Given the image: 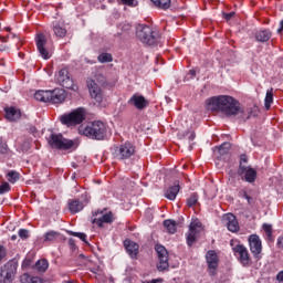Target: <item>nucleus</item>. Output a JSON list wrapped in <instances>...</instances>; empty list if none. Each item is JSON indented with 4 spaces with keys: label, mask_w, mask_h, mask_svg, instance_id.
Returning <instances> with one entry per match:
<instances>
[{
    "label": "nucleus",
    "mask_w": 283,
    "mask_h": 283,
    "mask_svg": "<svg viewBox=\"0 0 283 283\" xmlns=\"http://www.w3.org/2000/svg\"><path fill=\"white\" fill-rule=\"evenodd\" d=\"M207 105L211 107V111L221 112L228 117L239 116L243 122L250 119V115L245 117V111L242 108L240 102L234 99L231 95H218L217 97H210Z\"/></svg>",
    "instance_id": "obj_1"
},
{
    "label": "nucleus",
    "mask_w": 283,
    "mask_h": 283,
    "mask_svg": "<svg viewBox=\"0 0 283 283\" xmlns=\"http://www.w3.org/2000/svg\"><path fill=\"white\" fill-rule=\"evenodd\" d=\"M78 133L93 140H103L106 137L107 128L104 122H92L78 127Z\"/></svg>",
    "instance_id": "obj_2"
},
{
    "label": "nucleus",
    "mask_w": 283,
    "mask_h": 283,
    "mask_svg": "<svg viewBox=\"0 0 283 283\" xmlns=\"http://www.w3.org/2000/svg\"><path fill=\"white\" fill-rule=\"evenodd\" d=\"M136 38L145 45H157L160 40V33L148 24H139L136 29Z\"/></svg>",
    "instance_id": "obj_3"
},
{
    "label": "nucleus",
    "mask_w": 283,
    "mask_h": 283,
    "mask_svg": "<svg viewBox=\"0 0 283 283\" xmlns=\"http://www.w3.org/2000/svg\"><path fill=\"white\" fill-rule=\"evenodd\" d=\"M87 111L83 106L74 108L70 113H64L60 116V122L66 127H76L86 120Z\"/></svg>",
    "instance_id": "obj_4"
},
{
    "label": "nucleus",
    "mask_w": 283,
    "mask_h": 283,
    "mask_svg": "<svg viewBox=\"0 0 283 283\" xmlns=\"http://www.w3.org/2000/svg\"><path fill=\"white\" fill-rule=\"evenodd\" d=\"M113 155L119 161L128 160L136 155V146L132 142H124V144L114 146Z\"/></svg>",
    "instance_id": "obj_5"
},
{
    "label": "nucleus",
    "mask_w": 283,
    "mask_h": 283,
    "mask_svg": "<svg viewBox=\"0 0 283 283\" xmlns=\"http://www.w3.org/2000/svg\"><path fill=\"white\" fill-rule=\"evenodd\" d=\"M230 245L232 247V252L237 260L243 268H250L252 265V258L244 244L238 243L234 245V241L231 240Z\"/></svg>",
    "instance_id": "obj_6"
},
{
    "label": "nucleus",
    "mask_w": 283,
    "mask_h": 283,
    "mask_svg": "<svg viewBox=\"0 0 283 283\" xmlns=\"http://www.w3.org/2000/svg\"><path fill=\"white\" fill-rule=\"evenodd\" d=\"M48 144L53 149L69 150L74 147L75 142L73 139H65L62 134L55 135V133H51L48 137Z\"/></svg>",
    "instance_id": "obj_7"
},
{
    "label": "nucleus",
    "mask_w": 283,
    "mask_h": 283,
    "mask_svg": "<svg viewBox=\"0 0 283 283\" xmlns=\"http://www.w3.org/2000/svg\"><path fill=\"white\" fill-rule=\"evenodd\" d=\"M250 251L253 258L256 261H261L263 259V243L258 234H251L248 239Z\"/></svg>",
    "instance_id": "obj_8"
},
{
    "label": "nucleus",
    "mask_w": 283,
    "mask_h": 283,
    "mask_svg": "<svg viewBox=\"0 0 283 283\" xmlns=\"http://www.w3.org/2000/svg\"><path fill=\"white\" fill-rule=\"evenodd\" d=\"M155 251L157 253L158 256V264H157V270L159 272H165L169 270V253L168 250L161 245V244H156L155 245Z\"/></svg>",
    "instance_id": "obj_9"
},
{
    "label": "nucleus",
    "mask_w": 283,
    "mask_h": 283,
    "mask_svg": "<svg viewBox=\"0 0 283 283\" xmlns=\"http://www.w3.org/2000/svg\"><path fill=\"white\" fill-rule=\"evenodd\" d=\"M206 262L208 265V271L211 276L217 275L218 268L220 265V259L214 250H209L206 253Z\"/></svg>",
    "instance_id": "obj_10"
},
{
    "label": "nucleus",
    "mask_w": 283,
    "mask_h": 283,
    "mask_svg": "<svg viewBox=\"0 0 283 283\" xmlns=\"http://www.w3.org/2000/svg\"><path fill=\"white\" fill-rule=\"evenodd\" d=\"M56 81L59 85H61L64 88L75 91V84L73 78L70 75L69 69H61L57 73Z\"/></svg>",
    "instance_id": "obj_11"
},
{
    "label": "nucleus",
    "mask_w": 283,
    "mask_h": 283,
    "mask_svg": "<svg viewBox=\"0 0 283 283\" xmlns=\"http://www.w3.org/2000/svg\"><path fill=\"white\" fill-rule=\"evenodd\" d=\"M48 38L44 33H38L35 36V45L39 54L43 60H50V51L46 49Z\"/></svg>",
    "instance_id": "obj_12"
},
{
    "label": "nucleus",
    "mask_w": 283,
    "mask_h": 283,
    "mask_svg": "<svg viewBox=\"0 0 283 283\" xmlns=\"http://www.w3.org/2000/svg\"><path fill=\"white\" fill-rule=\"evenodd\" d=\"M238 176L241 178V180L248 182V184H254L258 179V171L250 167H241L237 170Z\"/></svg>",
    "instance_id": "obj_13"
},
{
    "label": "nucleus",
    "mask_w": 283,
    "mask_h": 283,
    "mask_svg": "<svg viewBox=\"0 0 283 283\" xmlns=\"http://www.w3.org/2000/svg\"><path fill=\"white\" fill-rule=\"evenodd\" d=\"M87 88L90 92L91 98H93L96 103L101 104L104 101V93L95 82V80H87Z\"/></svg>",
    "instance_id": "obj_14"
},
{
    "label": "nucleus",
    "mask_w": 283,
    "mask_h": 283,
    "mask_svg": "<svg viewBox=\"0 0 283 283\" xmlns=\"http://www.w3.org/2000/svg\"><path fill=\"white\" fill-rule=\"evenodd\" d=\"M17 271L18 266L12 262H8L1 269V276L3 277V283H12L15 279Z\"/></svg>",
    "instance_id": "obj_15"
},
{
    "label": "nucleus",
    "mask_w": 283,
    "mask_h": 283,
    "mask_svg": "<svg viewBox=\"0 0 283 283\" xmlns=\"http://www.w3.org/2000/svg\"><path fill=\"white\" fill-rule=\"evenodd\" d=\"M230 142H223V144L213 148L214 157L220 161H227L230 158Z\"/></svg>",
    "instance_id": "obj_16"
},
{
    "label": "nucleus",
    "mask_w": 283,
    "mask_h": 283,
    "mask_svg": "<svg viewBox=\"0 0 283 283\" xmlns=\"http://www.w3.org/2000/svg\"><path fill=\"white\" fill-rule=\"evenodd\" d=\"M128 104L134 106L138 111H144L147 107H149L150 102H149V99H146V97H144V95L134 93V95H132V97H129Z\"/></svg>",
    "instance_id": "obj_17"
},
{
    "label": "nucleus",
    "mask_w": 283,
    "mask_h": 283,
    "mask_svg": "<svg viewBox=\"0 0 283 283\" xmlns=\"http://www.w3.org/2000/svg\"><path fill=\"white\" fill-rule=\"evenodd\" d=\"M49 103L61 104L66 99V93L64 88H54L49 91Z\"/></svg>",
    "instance_id": "obj_18"
},
{
    "label": "nucleus",
    "mask_w": 283,
    "mask_h": 283,
    "mask_svg": "<svg viewBox=\"0 0 283 283\" xmlns=\"http://www.w3.org/2000/svg\"><path fill=\"white\" fill-rule=\"evenodd\" d=\"M52 31L57 39H63L67 34V29L63 20L52 21Z\"/></svg>",
    "instance_id": "obj_19"
},
{
    "label": "nucleus",
    "mask_w": 283,
    "mask_h": 283,
    "mask_svg": "<svg viewBox=\"0 0 283 283\" xmlns=\"http://www.w3.org/2000/svg\"><path fill=\"white\" fill-rule=\"evenodd\" d=\"M124 248H125L127 254L129 255V258H132L133 260L138 259L139 248H140L139 244H137L136 242H134L132 240H125Z\"/></svg>",
    "instance_id": "obj_20"
},
{
    "label": "nucleus",
    "mask_w": 283,
    "mask_h": 283,
    "mask_svg": "<svg viewBox=\"0 0 283 283\" xmlns=\"http://www.w3.org/2000/svg\"><path fill=\"white\" fill-rule=\"evenodd\" d=\"M254 36L258 42L265 43L272 39L273 32L271 29L264 28L255 31Z\"/></svg>",
    "instance_id": "obj_21"
},
{
    "label": "nucleus",
    "mask_w": 283,
    "mask_h": 283,
    "mask_svg": "<svg viewBox=\"0 0 283 283\" xmlns=\"http://www.w3.org/2000/svg\"><path fill=\"white\" fill-rule=\"evenodd\" d=\"M224 220L227 221V228L230 232L237 233L240 231V224L234 214H232V213L227 214L224 217Z\"/></svg>",
    "instance_id": "obj_22"
},
{
    "label": "nucleus",
    "mask_w": 283,
    "mask_h": 283,
    "mask_svg": "<svg viewBox=\"0 0 283 283\" xmlns=\"http://www.w3.org/2000/svg\"><path fill=\"white\" fill-rule=\"evenodd\" d=\"M6 118L9 122H17L21 118L22 113L19 108H15V106H9L4 108Z\"/></svg>",
    "instance_id": "obj_23"
},
{
    "label": "nucleus",
    "mask_w": 283,
    "mask_h": 283,
    "mask_svg": "<svg viewBox=\"0 0 283 283\" xmlns=\"http://www.w3.org/2000/svg\"><path fill=\"white\" fill-rule=\"evenodd\" d=\"M180 192V182L175 181L174 186L168 188L165 192V198L175 201L177 199L178 193Z\"/></svg>",
    "instance_id": "obj_24"
},
{
    "label": "nucleus",
    "mask_w": 283,
    "mask_h": 283,
    "mask_svg": "<svg viewBox=\"0 0 283 283\" xmlns=\"http://www.w3.org/2000/svg\"><path fill=\"white\" fill-rule=\"evenodd\" d=\"M115 221V217L113 212H108L102 216L99 219H94L92 223L97 224L98 228H103L104 223H113Z\"/></svg>",
    "instance_id": "obj_25"
},
{
    "label": "nucleus",
    "mask_w": 283,
    "mask_h": 283,
    "mask_svg": "<svg viewBox=\"0 0 283 283\" xmlns=\"http://www.w3.org/2000/svg\"><path fill=\"white\" fill-rule=\"evenodd\" d=\"M67 206L70 212L73 214L78 213L84 209V205L80 200H69Z\"/></svg>",
    "instance_id": "obj_26"
},
{
    "label": "nucleus",
    "mask_w": 283,
    "mask_h": 283,
    "mask_svg": "<svg viewBox=\"0 0 283 283\" xmlns=\"http://www.w3.org/2000/svg\"><path fill=\"white\" fill-rule=\"evenodd\" d=\"M150 2L160 10L167 11L171 8V0H150Z\"/></svg>",
    "instance_id": "obj_27"
},
{
    "label": "nucleus",
    "mask_w": 283,
    "mask_h": 283,
    "mask_svg": "<svg viewBox=\"0 0 283 283\" xmlns=\"http://www.w3.org/2000/svg\"><path fill=\"white\" fill-rule=\"evenodd\" d=\"M50 91H36L34 93V99L43 103H50Z\"/></svg>",
    "instance_id": "obj_28"
},
{
    "label": "nucleus",
    "mask_w": 283,
    "mask_h": 283,
    "mask_svg": "<svg viewBox=\"0 0 283 283\" xmlns=\"http://www.w3.org/2000/svg\"><path fill=\"white\" fill-rule=\"evenodd\" d=\"M20 283H43V281L39 276H32L28 273H24L20 276Z\"/></svg>",
    "instance_id": "obj_29"
},
{
    "label": "nucleus",
    "mask_w": 283,
    "mask_h": 283,
    "mask_svg": "<svg viewBox=\"0 0 283 283\" xmlns=\"http://www.w3.org/2000/svg\"><path fill=\"white\" fill-rule=\"evenodd\" d=\"M50 264L49 261L46 259L43 260H39L36 261V263L34 264V269L39 272V273H44L48 271Z\"/></svg>",
    "instance_id": "obj_30"
},
{
    "label": "nucleus",
    "mask_w": 283,
    "mask_h": 283,
    "mask_svg": "<svg viewBox=\"0 0 283 283\" xmlns=\"http://www.w3.org/2000/svg\"><path fill=\"white\" fill-rule=\"evenodd\" d=\"M164 227L167 229V232L169 234H175L177 232V222L174 220H165L164 221Z\"/></svg>",
    "instance_id": "obj_31"
},
{
    "label": "nucleus",
    "mask_w": 283,
    "mask_h": 283,
    "mask_svg": "<svg viewBox=\"0 0 283 283\" xmlns=\"http://www.w3.org/2000/svg\"><path fill=\"white\" fill-rule=\"evenodd\" d=\"M97 61L102 64L112 63L114 61V57H113L112 53H101L97 56Z\"/></svg>",
    "instance_id": "obj_32"
},
{
    "label": "nucleus",
    "mask_w": 283,
    "mask_h": 283,
    "mask_svg": "<svg viewBox=\"0 0 283 283\" xmlns=\"http://www.w3.org/2000/svg\"><path fill=\"white\" fill-rule=\"evenodd\" d=\"M60 233L55 231H49L44 234V242H54L59 239Z\"/></svg>",
    "instance_id": "obj_33"
},
{
    "label": "nucleus",
    "mask_w": 283,
    "mask_h": 283,
    "mask_svg": "<svg viewBox=\"0 0 283 283\" xmlns=\"http://www.w3.org/2000/svg\"><path fill=\"white\" fill-rule=\"evenodd\" d=\"M264 104H265V109L270 111L271 106L273 104V93H272V91H268V93L265 95Z\"/></svg>",
    "instance_id": "obj_34"
},
{
    "label": "nucleus",
    "mask_w": 283,
    "mask_h": 283,
    "mask_svg": "<svg viewBox=\"0 0 283 283\" xmlns=\"http://www.w3.org/2000/svg\"><path fill=\"white\" fill-rule=\"evenodd\" d=\"M199 202V197L197 193H192L188 199H187V206L189 208H193L198 205Z\"/></svg>",
    "instance_id": "obj_35"
},
{
    "label": "nucleus",
    "mask_w": 283,
    "mask_h": 283,
    "mask_svg": "<svg viewBox=\"0 0 283 283\" xmlns=\"http://www.w3.org/2000/svg\"><path fill=\"white\" fill-rule=\"evenodd\" d=\"M7 179L9 182L15 184L20 180V174L15 171H10L9 174H7Z\"/></svg>",
    "instance_id": "obj_36"
},
{
    "label": "nucleus",
    "mask_w": 283,
    "mask_h": 283,
    "mask_svg": "<svg viewBox=\"0 0 283 283\" xmlns=\"http://www.w3.org/2000/svg\"><path fill=\"white\" fill-rule=\"evenodd\" d=\"M9 150L8 143L3 140V137H0V155H8Z\"/></svg>",
    "instance_id": "obj_37"
},
{
    "label": "nucleus",
    "mask_w": 283,
    "mask_h": 283,
    "mask_svg": "<svg viewBox=\"0 0 283 283\" xmlns=\"http://www.w3.org/2000/svg\"><path fill=\"white\" fill-rule=\"evenodd\" d=\"M66 233H67L69 235L78 238V239L82 240L83 242L87 243V241H86L87 235H86L85 233L74 232V231H66Z\"/></svg>",
    "instance_id": "obj_38"
},
{
    "label": "nucleus",
    "mask_w": 283,
    "mask_h": 283,
    "mask_svg": "<svg viewBox=\"0 0 283 283\" xmlns=\"http://www.w3.org/2000/svg\"><path fill=\"white\" fill-rule=\"evenodd\" d=\"M196 241H197V233L189 231V233L187 235L188 247H192L196 243Z\"/></svg>",
    "instance_id": "obj_39"
},
{
    "label": "nucleus",
    "mask_w": 283,
    "mask_h": 283,
    "mask_svg": "<svg viewBox=\"0 0 283 283\" xmlns=\"http://www.w3.org/2000/svg\"><path fill=\"white\" fill-rule=\"evenodd\" d=\"M248 164H249L248 155H240V163H239L238 169H241L242 167H250V166H248Z\"/></svg>",
    "instance_id": "obj_40"
},
{
    "label": "nucleus",
    "mask_w": 283,
    "mask_h": 283,
    "mask_svg": "<svg viewBox=\"0 0 283 283\" xmlns=\"http://www.w3.org/2000/svg\"><path fill=\"white\" fill-rule=\"evenodd\" d=\"M95 81L97 83H99L101 85H106L107 84V78L105 77V75H103V73H96L95 74Z\"/></svg>",
    "instance_id": "obj_41"
},
{
    "label": "nucleus",
    "mask_w": 283,
    "mask_h": 283,
    "mask_svg": "<svg viewBox=\"0 0 283 283\" xmlns=\"http://www.w3.org/2000/svg\"><path fill=\"white\" fill-rule=\"evenodd\" d=\"M202 224L200 222H191L189 226V232H193L198 234V229H200Z\"/></svg>",
    "instance_id": "obj_42"
},
{
    "label": "nucleus",
    "mask_w": 283,
    "mask_h": 283,
    "mask_svg": "<svg viewBox=\"0 0 283 283\" xmlns=\"http://www.w3.org/2000/svg\"><path fill=\"white\" fill-rule=\"evenodd\" d=\"M239 198H243V199H247L248 203L251 205L252 203V197H250L248 195V191L247 190H240L239 191Z\"/></svg>",
    "instance_id": "obj_43"
},
{
    "label": "nucleus",
    "mask_w": 283,
    "mask_h": 283,
    "mask_svg": "<svg viewBox=\"0 0 283 283\" xmlns=\"http://www.w3.org/2000/svg\"><path fill=\"white\" fill-rule=\"evenodd\" d=\"M11 191V186L8 182H2L0 186V195H4Z\"/></svg>",
    "instance_id": "obj_44"
},
{
    "label": "nucleus",
    "mask_w": 283,
    "mask_h": 283,
    "mask_svg": "<svg viewBox=\"0 0 283 283\" xmlns=\"http://www.w3.org/2000/svg\"><path fill=\"white\" fill-rule=\"evenodd\" d=\"M263 230L266 233L269 239H271L273 237V228H272V226L263 224Z\"/></svg>",
    "instance_id": "obj_45"
},
{
    "label": "nucleus",
    "mask_w": 283,
    "mask_h": 283,
    "mask_svg": "<svg viewBox=\"0 0 283 283\" xmlns=\"http://www.w3.org/2000/svg\"><path fill=\"white\" fill-rule=\"evenodd\" d=\"M122 4L127 7H137L138 1L137 0H119Z\"/></svg>",
    "instance_id": "obj_46"
},
{
    "label": "nucleus",
    "mask_w": 283,
    "mask_h": 283,
    "mask_svg": "<svg viewBox=\"0 0 283 283\" xmlns=\"http://www.w3.org/2000/svg\"><path fill=\"white\" fill-rule=\"evenodd\" d=\"M18 234L22 240H27L30 237L29 230L27 229H20Z\"/></svg>",
    "instance_id": "obj_47"
},
{
    "label": "nucleus",
    "mask_w": 283,
    "mask_h": 283,
    "mask_svg": "<svg viewBox=\"0 0 283 283\" xmlns=\"http://www.w3.org/2000/svg\"><path fill=\"white\" fill-rule=\"evenodd\" d=\"M27 130H28L29 134H32V135H34V136L38 134V128H36V126H33L32 124H29V125L27 126Z\"/></svg>",
    "instance_id": "obj_48"
},
{
    "label": "nucleus",
    "mask_w": 283,
    "mask_h": 283,
    "mask_svg": "<svg viewBox=\"0 0 283 283\" xmlns=\"http://www.w3.org/2000/svg\"><path fill=\"white\" fill-rule=\"evenodd\" d=\"M29 149H30V142H23V144L20 148V151L27 153V151H29Z\"/></svg>",
    "instance_id": "obj_49"
},
{
    "label": "nucleus",
    "mask_w": 283,
    "mask_h": 283,
    "mask_svg": "<svg viewBox=\"0 0 283 283\" xmlns=\"http://www.w3.org/2000/svg\"><path fill=\"white\" fill-rule=\"evenodd\" d=\"M234 15H235V12H234V11H231V12H228V13H223V18H224L227 21H230Z\"/></svg>",
    "instance_id": "obj_50"
},
{
    "label": "nucleus",
    "mask_w": 283,
    "mask_h": 283,
    "mask_svg": "<svg viewBox=\"0 0 283 283\" xmlns=\"http://www.w3.org/2000/svg\"><path fill=\"white\" fill-rule=\"evenodd\" d=\"M7 256L6 248L0 245V261H2Z\"/></svg>",
    "instance_id": "obj_51"
},
{
    "label": "nucleus",
    "mask_w": 283,
    "mask_h": 283,
    "mask_svg": "<svg viewBox=\"0 0 283 283\" xmlns=\"http://www.w3.org/2000/svg\"><path fill=\"white\" fill-rule=\"evenodd\" d=\"M196 76H197V71H196V69H191V70L189 71V73H188V77H189L190 80H193V78H196Z\"/></svg>",
    "instance_id": "obj_52"
},
{
    "label": "nucleus",
    "mask_w": 283,
    "mask_h": 283,
    "mask_svg": "<svg viewBox=\"0 0 283 283\" xmlns=\"http://www.w3.org/2000/svg\"><path fill=\"white\" fill-rule=\"evenodd\" d=\"M276 245H277L279 249H282V250H283V237H280V238L277 239Z\"/></svg>",
    "instance_id": "obj_53"
},
{
    "label": "nucleus",
    "mask_w": 283,
    "mask_h": 283,
    "mask_svg": "<svg viewBox=\"0 0 283 283\" xmlns=\"http://www.w3.org/2000/svg\"><path fill=\"white\" fill-rule=\"evenodd\" d=\"M31 263H32L31 260H24V261L22 262V266H23V268H29V266L31 265Z\"/></svg>",
    "instance_id": "obj_54"
},
{
    "label": "nucleus",
    "mask_w": 283,
    "mask_h": 283,
    "mask_svg": "<svg viewBox=\"0 0 283 283\" xmlns=\"http://www.w3.org/2000/svg\"><path fill=\"white\" fill-rule=\"evenodd\" d=\"M276 281L283 282V271L279 272L276 275Z\"/></svg>",
    "instance_id": "obj_55"
},
{
    "label": "nucleus",
    "mask_w": 283,
    "mask_h": 283,
    "mask_svg": "<svg viewBox=\"0 0 283 283\" xmlns=\"http://www.w3.org/2000/svg\"><path fill=\"white\" fill-rule=\"evenodd\" d=\"M163 279L151 280L149 282H142V283H163Z\"/></svg>",
    "instance_id": "obj_56"
},
{
    "label": "nucleus",
    "mask_w": 283,
    "mask_h": 283,
    "mask_svg": "<svg viewBox=\"0 0 283 283\" xmlns=\"http://www.w3.org/2000/svg\"><path fill=\"white\" fill-rule=\"evenodd\" d=\"M8 38L17 39L18 43L21 42V38L17 34L8 35Z\"/></svg>",
    "instance_id": "obj_57"
},
{
    "label": "nucleus",
    "mask_w": 283,
    "mask_h": 283,
    "mask_svg": "<svg viewBox=\"0 0 283 283\" xmlns=\"http://www.w3.org/2000/svg\"><path fill=\"white\" fill-rule=\"evenodd\" d=\"M283 32V20L280 21V28L277 29V33H282Z\"/></svg>",
    "instance_id": "obj_58"
},
{
    "label": "nucleus",
    "mask_w": 283,
    "mask_h": 283,
    "mask_svg": "<svg viewBox=\"0 0 283 283\" xmlns=\"http://www.w3.org/2000/svg\"><path fill=\"white\" fill-rule=\"evenodd\" d=\"M195 138H196V133H190L189 140H195Z\"/></svg>",
    "instance_id": "obj_59"
},
{
    "label": "nucleus",
    "mask_w": 283,
    "mask_h": 283,
    "mask_svg": "<svg viewBox=\"0 0 283 283\" xmlns=\"http://www.w3.org/2000/svg\"><path fill=\"white\" fill-rule=\"evenodd\" d=\"M69 244H70L71 247H74V245H75V240H74V239H69Z\"/></svg>",
    "instance_id": "obj_60"
},
{
    "label": "nucleus",
    "mask_w": 283,
    "mask_h": 283,
    "mask_svg": "<svg viewBox=\"0 0 283 283\" xmlns=\"http://www.w3.org/2000/svg\"><path fill=\"white\" fill-rule=\"evenodd\" d=\"M25 53H19V57L24 59Z\"/></svg>",
    "instance_id": "obj_61"
},
{
    "label": "nucleus",
    "mask_w": 283,
    "mask_h": 283,
    "mask_svg": "<svg viewBox=\"0 0 283 283\" xmlns=\"http://www.w3.org/2000/svg\"><path fill=\"white\" fill-rule=\"evenodd\" d=\"M98 213H99V214H103L104 212H103V211H101V212H99V211H97V212H94V214H93V216H97Z\"/></svg>",
    "instance_id": "obj_62"
},
{
    "label": "nucleus",
    "mask_w": 283,
    "mask_h": 283,
    "mask_svg": "<svg viewBox=\"0 0 283 283\" xmlns=\"http://www.w3.org/2000/svg\"><path fill=\"white\" fill-rule=\"evenodd\" d=\"M63 283H76L75 281H64Z\"/></svg>",
    "instance_id": "obj_63"
},
{
    "label": "nucleus",
    "mask_w": 283,
    "mask_h": 283,
    "mask_svg": "<svg viewBox=\"0 0 283 283\" xmlns=\"http://www.w3.org/2000/svg\"><path fill=\"white\" fill-rule=\"evenodd\" d=\"M11 239H12V240H15V239H17V237H15V235H13Z\"/></svg>",
    "instance_id": "obj_64"
}]
</instances>
